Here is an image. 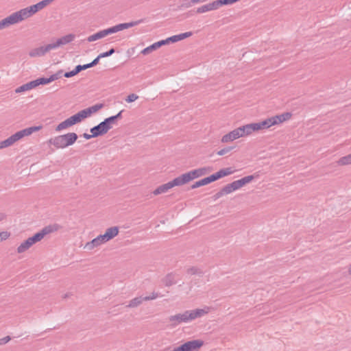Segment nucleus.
<instances>
[{
    "label": "nucleus",
    "instance_id": "774afa93",
    "mask_svg": "<svg viewBox=\"0 0 351 351\" xmlns=\"http://www.w3.org/2000/svg\"><path fill=\"white\" fill-rule=\"evenodd\" d=\"M83 137L87 140H89L91 138H93V137H96L95 136H94V134H88L87 133H84L83 134Z\"/></svg>",
    "mask_w": 351,
    "mask_h": 351
},
{
    "label": "nucleus",
    "instance_id": "5fc2aeb1",
    "mask_svg": "<svg viewBox=\"0 0 351 351\" xmlns=\"http://www.w3.org/2000/svg\"><path fill=\"white\" fill-rule=\"evenodd\" d=\"M75 68H76V69H77V72L79 73L82 71H84V70H86L87 69L90 68V66L89 63H88V64H84V65H81V64L77 65L75 66Z\"/></svg>",
    "mask_w": 351,
    "mask_h": 351
},
{
    "label": "nucleus",
    "instance_id": "09e8293b",
    "mask_svg": "<svg viewBox=\"0 0 351 351\" xmlns=\"http://www.w3.org/2000/svg\"><path fill=\"white\" fill-rule=\"evenodd\" d=\"M193 3H192V0H183L180 8H189L192 6Z\"/></svg>",
    "mask_w": 351,
    "mask_h": 351
},
{
    "label": "nucleus",
    "instance_id": "680f3d73",
    "mask_svg": "<svg viewBox=\"0 0 351 351\" xmlns=\"http://www.w3.org/2000/svg\"><path fill=\"white\" fill-rule=\"evenodd\" d=\"M206 178L207 182H208V184H210V183H211V182H215V181L217 180V178H216V176H215V173H213V174L210 175V176H208V177H206Z\"/></svg>",
    "mask_w": 351,
    "mask_h": 351
},
{
    "label": "nucleus",
    "instance_id": "a19ab883",
    "mask_svg": "<svg viewBox=\"0 0 351 351\" xmlns=\"http://www.w3.org/2000/svg\"><path fill=\"white\" fill-rule=\"evenodd\" d=\"M107 30L108 31V34H111L118 32L119 31H122L123 29L121 23H119L118 25L108 28Z\"/></svg>",
    "mask_w": 351,
    "mask_h": 351
},
{
    "label": "nucleus",
    "instance_id": "5701e85b",
    "mask_svg": "<svg viewBox=\"0 0 351 351\" xmlns=\"http://www.w3.org/2000/svg\"><path fill=\"white\" fill-rule=\"evenodd\" d=\"M145 301L144 297L139 296L136 297L129 302V304L126 305L127 308H136L140 306L143 302Z\"/></svg>",
    "mask_w": 351,
    "mask_h": 351
},
{
    "label": "nucleus",
    "instance_id": "58836bf2",
    "mask_svg": "<svg viewBox=\"0 0 351 351\" xmlns=\"http://www.w3.org/2000/svg\"><path fill=\"white\" fill-rule=\"evenodd\" d=\"M104 121L108 125L109 129L110 130L112 128V125L115 124L117 120L114 116H111L110 117L105 119Z\"/></svg>",
    "mask_w": 351,
    "mask_h": 351
},
{
    "label": "nucleus",
    "instance_id": "bb28decb",
    "mask_svg": "<svg viewBox=\"0 0 351 351\" xmlns=\"http://www.w3.org/2000/svg\"><path fill=\"white\" fill-rule=\"evenodd\" d=\"M337 163L340 166L350 165L351 164V154L340 158L337 161Z\"/></svg>",
    "mask_w": 351,
    "mask_h": 351
},
{
    "label": "nucleus",
    "instance_id": "4d7b16f0",
    "mask_svg": "<svg viewBox=\"0 0 351 351\" xmlns=\"http://www.w3.org/2000/svg\"><path fill=\"white\" fill-rule=\"evenodd\" d=\"M160 296V294L156 292H153L151 295L144 297L145 301L155 300Z\"/></svg>",
    "mask_w": 351,
    "mask_h": 351
},
{
    "label": "nucleus",
    "instance_id": "864d4df0",
    "mask_svg": "<svg viewBox=\"0 0 351 351\" xmlns=\"http://www.w3.org/2000/svg\"><path fill=\"white\" fill-rule=\"evenodd\" d=\"M138 98V95L132 93V94L129 95L127 97V98L125 99V101L128 103H131V102L136 101Z\"/></svg>",
    "mask_w": 351,
    "mask_h": 351
},
{
    "label": "nucleus",
    "instance_id": "0e129e2a",
    "mask_svg": "<svg viewBox=\"0 0 351 351\" xmlns=\"http://www.w3.org/2000/svg\"><path fill=\"white\" fill-rule=\"evenodd\" d=\"M11 339L10 336H6L2 339H0V346L7 343Z\"/></svg>",
    "mask_w": 351,
    "mask_h": 351
},
{
    "label": "nucleus",
    "instance_id": "ddd939ff",
    "mask_svg": "<svg viewBox=\"0 0 351 351\" xmlns=\"http://www.w3.org/2000/svg\"><path fill=\"white\" fill-rule=\"evenodd\" d=\"M176 274L171 272L167 274L162 280V282L166 287H171V285L176 283Z\"/></svg>",
    "mask_w": 351,
    "mask_h": 351
},
{
    "label": "nucleus",
    "instance_id": "603ef678",
    "mask_svg": "<svg viewBox=\"0 0 351 351\" xmlns=\"http://www.w3.org/2000/svg\"><path fill=\"white\" fill-rule=\"evenodd\" d=\"M237 1H239V0H219L220 6L233 4Z\"/></svg>",
    "mask_w": 351,
    "mask_h": 351
},
{
    "label": "nucleus",
    "instance_id": "423d86ee",
    "mask_svg": "<svg viewBox=\"0 0 351 351\" xmlns=\"http://www.w3.org/2000/svg\"><path fill=\"white\" fill-rule=\"evenodd\" d=\"M176 186H180L178 178H174L173 180L166 184L159 186L153 191V194L154 195H158L162 193H165L167 192L170 189Z\"/></svg>",
    "mask_w": 351,
    "mask_h": 351
},
{
    "label": "nucleus",
    "instance_id": "f8f14e48",
    "mask_svg": "<svg viewBox=\"0 0 351 351\" xmlns=\"http://www.w3.org/2000/svg\"><path fill=\"white\" fill-rule=\"evenodd\" d=\"M109 35L108 34V31L107 30V29H103V30H101L90 36H88L87 38V40L88 42H93V41H95L97 40H99V39H101V38H104L105 36Z\"/></svg>",
    "mask_w": 351,
    "mask_h": 351
},
{
    "label": "nucleus",
    "instance_id": "7ed1b4c3",
    "mask_svg": "<svg viewBox=\"0 0 351 351\" xmlns=\"http://www.w3.org/2000/svg\"><path fill=\"white\" fill-rule=\"evenodd\" d=\"M60 228L58 224L49 225L43 228L40 232L36 233L31 237H29L27 240L32 246L34 243L41 241L44 237L49 233L57 231Z\"/></svg>",
    "mask_w": 351,
    "mask_h": 351
},
{
    "label": "nucleus",
    "instance_id": "e2e57ef3",
    "mask_svg": "<svg viewBox=\"0 0 351 351\" xmlns=\"http://www.w3.org/2000/svg\"><path fill=\"white\" fill-rule=\"evenodd\" d=\"M231 187L234 189V191H236L241 188L239 184H238V180H235L230 183Z\"/></svg>",
    "mask_w": 351,
    "mask_h": 351
},
{
    "label": "nucleus",
    "instance_id": "6e6552de",
    "mask_svg": "<svg viewBox=\"0 0 351 351\" xmlns=\"http://www.w3.org/2000/svg\"><path fill=\"white\" fill-rule=\"evenodd\" d=\"M109 130V127L104 121H101L97 125L93 127L90 130L91 134H94V136L96 137L106 134Z\"/></svg>",
    "mask_w": 351,
    "mask_h": 351
},
{
    "label": "nucleus",
    "instance_id": "4be33fe9",
    "mask_svg": "<svg viewBox=\"0 0 351 351\" xmlns=\"http://www.w3.org/2000/svg\"><path fill=\"white\" fill-rule=\"evenodd\" d=\"M75 38V35L73 34H68L64 36L61 37L60 38H58L56 42L58 45V46L64 45L66 44H68L73 40Z\"/></svg>",
    "mask_w": 351,
    "mask_h": 351
},
{
    "label": "nucleus",
    "instance_id": "9d476101",
    "mask_svg": "<svg viewBox=\"0 0 351 351\" xmlns=\"http://www.w3.org/2000/svg\"><path fill=\"white\" fill-rule=\"evenodd\" d=\"M42 128V126H32L23 130H21L19 132H16L19 139H21L24 136H27L31 135L33 132H37Z\"/></svg>",
    "mask_w": 351,
    "mask_h": 351
},
{
    "label": "nucleus",
    "instance_id": "49530a36",
    "mask_svg": "<svg viewBox=\"0 0 351 351\" xmlns=\"http://www.w3.org/2000/svg\"><path fill=\"white\" fill-rule=\"evenodd\" d=\"M233 148H234L233 147H226L218 151L217 154L219 156H223V155L229 153L231 150L233 149Z\"/></svg>",
    "mask_w": 351,
    "mask_h": 351
},
{
    "label": "nucleus",
    "instance_id": "aec40b11",
    "mask_svg": "<svg viewBox=\"0 0 351 351\" xmlns=\"http://www.w3.org/2000/svg\"><path fill=\"white\" fill-rule=\"evenodd\" d=\"M14 24L15 22L14 21V18L12 17V15L10 14V16L0 21V30Z\"/></svg>",
    "mask_w": 351,
    "mask_h": 351
},
{
    "label": "nucleus",
    "instance_id": "2eb2a0df",
    "mask_svg": "<svg viewBox=\"0 0 351 351\" xmlns=\"http://www.w3.org/2000/svg\"><path fill=\"white\" fill-rule=\"evenodd\" d=\"M119 230V229L118 226H112L106 229L104 234L106 237L108 238V240L110 241L118 235Z\"/></svg>",
    "mask_w": 351,
    "mask_h": 351
},
{
    "label": "nucleus",
    "instance_id": "a18cd8bd",
    "mask_svg": "<svg viewBox=\"0 0 351 351\" xmlns=\"http://www.w3.org/2000/svg\"><path fill=\"white\" fill-rule=\"evenodd\" d=\"M62 70H60L58 71V72H56V73L51 75L49 77L51 79V81L53 82V81H55L56 80H58L60 78L62 77Z\"/></svg>",
    "mask_w": 351,
    "mask_h": 351
},
{
    "label": "nucleus",
    "instance_id": "f704fd0d",
    "mask_svg": "<svg viewBox=\"0 0 351 351\" xmlns=\"http://www.w3.org/2000/svg\"><path fill=\"white\" fill-rule=\"evenodd\" d=\"M36 87L39 85H45L51 82L50 77H40L34 80Z\"/></svg>",
    "mask_w": 351,
    "mask_h": 351
},
{
    "label": "nucleus",
    "instance_id": "4c0bfd02",
    "mask_svg": "<svg viewBox=\"0 0 351 351\" xmlns=\"http://www.w3.org/2000/svg\"><path fill=\"white\" fill-rule=\"evenodd\" d=\"M29 7L31 8V10L33 12L34 14L45 8L41 1L38 2L36 4L32 5Z\"/></svg>",
    "mask_w": 351,
    "mask_h": 351
},
{
    "label": "nucleus",
    "instance_id": "338daca9",
    "mask_svg": "<svg viewBox=\"0 0 351 351\" xmlns=\"http://www.w3.org/2000/svg\"><path fill=\"white\" fill-rule=\"evenodd\" d=\"M223 195H225V193L223 192V189H221L219 192L214 195L213 198L214 199H217Z\"/></svg>",
    "mask_w": 351,
    "mask_h": 351
},
{
    "label": "nucleus",
    "instance_id": "ea45409f",
    "mask_svg": "<svg viewBox=\"0 0 351 351\" xmlns=\"http://www.w3.org/2000/svg\"><path fill=\"white\" fill-rule=\"evenodd\" d=\"M107 30L108 31V34H111L118 32L119 31H122L123 29L121 23H119L118 25L108 28Z\"/></svg>",
    "mask_w": 351,
    "mask_h": 351
},
{
    "label": "nucleus",
    "instance_id": "393cba45",
    "mask_svg": "<svg viewBox=\"0 0 351 351\" xmlns=\"http://www.w3.org/2000/svg\"><path fill=\"white\" fill-rule=\"evenodd\" d=\"M69 122L71 123V126L73 125L80 123L84 119L82 117V114L80 113V111H79L77 113L73 114V116L68 118Z\"/></svg>",
    "mask_w": 351,
    "mask_h": 351
},
{
    "label": "nucleus",
    "instance_id": "c9c22d12",
    "mask_svg": "<svg viewBox=\"0 0 351 351\" xmlns=\"http://www.w3.org/2000/svg\"><path fill=\"white\" fill-rule=\"evenodd\" d=\"M196 169L197 171L199 177L204 176L213 171V168L211 167H202V168H199V169Z\"/></svg>",
    "mask_w": 351,
    "mask_h": 351
},
{
    "label": "nucleus",
    "instance_id": "f257e3e1",
    "mask_svg": "<svg viewBox=\"0 0 351 351\" xmlns=\"http://www.w3.org/2000/svg\"><path fill=\"white\" fill-rule=\"evenodd\" d=\"M210 307L205 306L204 308L185 311L182 313L171 315L168 319L171 326L172 327H176L182 323H188L197 318H199L207 315L210 312Z\"/></svg>",
    "mask_w": 351,
    "mask_h": 351
},
{
    "label": "nucleus",
    "instance_id": "9b49d317",
    "mask_svg": "<svg viewBox=\"0 0 351 351\" xmlns=\"http://www.w3.org/2000/svg\"><path fill=\"white\" fill-rule=\"evenodd\" d=\"M241 134H239V132L238 131V129H235L229 133L225 134L222 138L221 142L222 143H228L230 141H232L234 140H236L241 137Z\"/></svg>",
    "mask_w": 351,
    "mask_h": 351
},
{
    "label": "nucleus",
    "instance_id": "39448f33",
    "mask_svg": "<svg viewBox=\"0 0 351 351\" xmlns=\"http://www.w3.org/2000/svg\"><path fill=\"white\" fill-rule=\"evenodd\" d=\"M12 15L16 24L26 19L29 18L34 15V13L31 10L30 7H27L12 13Z\"/></svg>",
    "mask_w": 351,
    "mask_h": 351
},
{
    "label": "nucleus",
    "instance_id": "20e7f679",
    "mask_svg": "<svg viewBox=\"0 0 351 351\" xmlns=\"http://www.w3.org/2000/svg\"><path fill=\"white\" fill-rule=\"evenodd\" d=\"M203 345L204 341L202 340L195 339L186 341L179 347L180 351H198Z\"/></svg>",
    "mask_w": 351,
    "mask_h": 351
},
{
    "label": "nucleus",
    "instance_id": "c03bdc74",
    "mask_svg": "<svg viewBox=\"0 0 351 351\" xmlns=\"http://www.w3.org/2000/svg\"><path fill=\"white\" fill-rule=\"evenodd\" d=\"M58 47H59V46L56 41L55 43H50V44H48V45L44 46L46 53L50 51L52 49H55Z\"/></svg>",
    "mask_w": 351,
    "mask_h": 351
},
{
    "label": "nucleus",
    "instance_id": "b1692460",
    "mask_svg": "<svg viewBox=\"0 0 351 351\" xmlns=\"http://www.w3.org/2000/svg\"><path fill=\"white\" fill-rule=\"evenodd\" d=\"M233 173V171L230 167L221 169L219 171L216 172L215 173L217 180H219L221 178H223L225 176H229Z\"/></svg>",
    "mask_w": 351,
    "mask_h": 351
},
{
    "label": "nucleus",
    "instance_id": "de8ad7c7",
    "mask_svg": "<svg viewBox=\"0 0 351 351\" xmlns=\"http://www.w3.org/2000/svg\"><path fill=\"white\" fill-rule=\"evenodd\" d=\"M114 52H115V49L114 48H111L110 50H108V51H107L106 52L100 53L99 55V58L108 57V56L112 55Z\"/></svg>",
    "mask_w": 351,
    "mask_h": 351
},
{
    "label": "nucleus",
    "instance_id": "f03ea898",
    "mask_svg": "<svg viewBox=\"0 0 351 351\" xmlns=\"http://www.w3.org/2000/svg\"><path fill=\"white\" fill-rule=\"evenodd\" d=\"M78 136L75 132H69L63 135H59L54 138H51L47 143L53 145L56 149H63L75 143Z\"/></svg>",
    "mask_w": 351,
    "mask_h": 351
},
{
    "label": "nucleus",
    "instance_id": "e433bc0d",
    "mask_svg": "<svg viewBox=\"0 0 351 351\" xmlns=\"http://www.w3.org/2000/svg\"><path fill=\"white\" fill-rule=\"evenodd\" d=\"M206 184H208V183L207 182L206 178H204L199 181L195 182L193 184L191 185V189H197L198 187L205 186Z\"/></svg>",
    "mask_w": 351,
    "mask_h": 351
},
{
    "label": "nucleus",
    "instance_id": "79ce46f5",
    "mask_svg": "<svg viewBox=\"0 0 351 351\" xmlns=\"http://www.w3.org/2000/svg\"><path fill=\"white\" fill-rule=\"evenodd\" d=\"M209 11H210L209 5H208V3H207V4L203 5L202 6L197 8L196 10V13L197 14H202V13L207 12Z\"/></svg>",
    "mask_w": 351,
    "mask_h": 351
},
{
    "label": "nucleus",
    "instance_id": "72a5a7b5",
    "mask_svg": "<svg viewBox=\"0 0 351 351\" xmlns=\"http://www.w3.org/2000/svg\"><path fill=\"white\" fill-rule=\"evenodd\" d=\"M186 272H187V274H189L190 275H198V276L203 275V271L200 269H199L196 267H191L187 269Z\"/></svg>",
    "mask_w": 351,
    "mask_h": 351
},
{
    "label": "nucleus",
    "instance_id": "1a4fd4ad",
    "mask_svg": "<svg viewBox=\"0 0 351 351\" xmlns=\"http://www.w3.org/2000/svg\"><path fill=\"white\" fill-rule=\"evenodd\" d=\"M104 106V104H97L94 106L85 108L82 110H80V113L83 119H86L90 116H91L93 113L97 112Z\"/></svg>",
    "mask_w": 351,
    "mask_h": 351
},
{
    "label": "nucleus",
    "instance_id": "a211bd4d",
    "mask_svg": "<svg viewBox=\"0 0 351 351\" xmlns=\"http://www.w3.org/2000/svg\"><path fill=\"white\" fill-rule=\"evenodd\" d=\"M258 124L259 125L260 130L269 128L271 126L276 125L273 117H269L263 121L258 122Z\"/></svg>",
    "mask_w": 351,
    "mask_h": 351
},
{
    "label": "nucleus",
    "instance_id": "3c124183",
    "mask_svg": "<svg viewBox=\"0 0 351 351\" xmlns=\"http://www.w3.org/2000/svg\"><path fill=\"white\" fill-rule=\"evenodd\" d=\"M248 125H249V128H250L251 134L254 131L260 130L259 125L258 124V123H250V124H248Z\"/></svg>",
    "mask_w": 351,
    "mask_h": 351
},
{
    "label": "nucleus",
    "instance_id": "f3484780",
    "mask_svg": "<svg viewBox=\"0 0 351 351\" xmlns=\"http://www.w3.org/2000/svg\"><path fill=\"white\" fill-rule=\"evenodd\" d=\"M193 33L191 32H187L184 33H182L178 35H174L171 37H169V40L171 43H176L180 40H182L183 39H185L186 38L190 37L192 36Z\"/></svg>",
    "mask_w": 351,
    "mask_h": 351
},
{
    "label": "nucleus",
    "instance_id": "0eeeda50",
    "mask_svg": "<svg viewBox=\"0 0 351 351\" xmlns=\"http://www.w3.org/2000/svg\"><path fill=\"white\" fill-rule=\"evenodd\" d=\"M180 186L184 185L190 181L199 178L197 169L190 171L177 177Z\"/></svg>",
    "mask_w": 351,
    "mask_h": 351
},
{
    "label": "nucleus",
    "instance_id": "69168bd1",
    "mask_svg": "<svg viewBox=\"0 0 351 351\" xmlns=\"http://www.w3.org/2000/svg\"><path fill=\"white\" fill-rule=\"evenodd\" d=\"M101 58H99V56L95 58L91 62L89 63L90 66V68L91 67H93L95 66H96L98 63H99V60L101 59Z\"/></svg>",
    "mask_w": 351,
    "mask_h": 351
},
{
    "label": "nucleus",
    "instance_id": "dca6fc26",
    "mask_svg": "<svg viewBox=\"0 0 351 351\" xmlns=\"http://www.w3.org/2000/svg\"><path fill=\"white\" fill-rule=\"evenodd\" d=\"M36 87V86L35 82H34V80H32L29 82H27V83L23 84V85L20 86L19 87H18L15 90V92L17 93H22V92H24L26 90H31Z\"/></svg>",
    "mask_w": 351,
    "mask_h": 351
},
{
    "label": "nucleus",
    "instance_id": "a878e982",
    "mask_svg": "<svg viewBox=\"0 0 351 351\" xmlns=\"http://www.w3.org/2000/svg\"><path fill=\"white\" fill-rule=\"evenodd\" d=\"M143 22H144V19H139L137 21H131L130 23H121V25L122 27V29L123 30V29L138 25Z\"/></svg>",
    "mask_w": 351,
    "mask_h": 351
},
{
    "label": "nucleus",
    "instance_id": "473e14b6",
    "mask_svg": "<svg viewBox=\"0 0 351 351\" xmlns=\"http://www.w3.org/2000/svg\"><path fill=\"white\" fill-rule=\"evenodd\" d=\"M237 129L239 134H241V137L251 134L248 124L239 127Z\"/></svg>",
    "mask_w": 351,
    "mask_h": 351
},
{
    "label": "nucleus",
    "instance_id": "2f4dec72",
    "mask_svg": "<svg viewBox=\"0 0 351 351\" xmlns=\"http://www.w3.org/2000/svg\"><path fill=\"white\" fill-rule=\"evenodd\" d=\"M71 123L69 122V119H66V120H64V121L61 122L60 123H59L56 128V130L57 132H60L62 130H64L67 128H69L71 127Z\"/></svg>",
    "mask_w": 351,
    "mask_h": 351
},
{
    "label": "nucleus",
    "instance_id": "7c9ffc66",
    "mask_svg": "<svg viewBox=\"0 0 351 351\" xmlns=\"http://www.w3.org/2000/svg\"><path fill=\"white\" fill-rule=\"evenodd\" d=\"M254 179V176L250 175L245 177L242 178L240 180H238V184H239L240 186L242 187L245 184L250 183Z\"/></svg>",
    "mask_w": 351,
    "mask_h": 351
},
{
    "label": "nucleus",
    "instance_id": "c756f323",
    "mask_svg": "<svg viewBox=\"0 0 351 351\" xmlns=\"http://www.w3.org/2000/svg\"><path fill=\"white\" fill-rule=\"evenodd\" d=\"M101 243H99V240L96 238L93 239L90 242H88L86 245H85V248L88 250H93L95 247H97L99 245H100Z\"/></svg>",
    "mask_w": 351,
    "mask_h": 351
},
{
    "label": "nucleus",
    "instance_id": "412c9836",
    "mask_svg": "<svg viewBox=\"0 0 351 351\" xmlns=\"http://www.w3.org/2000/svg\"><path fill=\"white\" fill-rule=\"evenodd\" d=\"M46 53L44 46H41L31 50L29 53V56L30 57H40L45 56Z\"/></svg>",
    "mask_w": 351,
    "mask_h": 351
},
{
    "label": "nucleus",
    "instance_id": "6ab92c4d",
    "mask_svg": "<svg viewBox=\"0 0 351 351\" xmlns=\"http://www.w3.org/2000/svg\"><path fill=\"white\" fill-rule=\"evenodd\" d=\"M292 114L291 112H285L281 114L274 116L275 124L281 123L287 120H289L291 117Z\"/></svg>",
    "mask_w": 351,
    "mask_h": 351
},
{
    "label": "nucleus",
    "instance_id": "052dcab7",
    "mask_svg": "<svg viewBox=\"0 0 351 351\" xmlns=\"http://www.w3.org/2000/svg\"><path fill=\"white\" fill-rule=\"evenodd\" d=\"M10 234L6 231L0 232L1 241L7 239L10 237Z\"/></svg>",
    "mask_w": 351,
    "mask_h": 351
},
{
    "label": "nucleus",
    "instance_id": "6e6d98bb",
    "mask_svg": "<svg viewBox=\"0 0 351 351\" xmlns=\"http://www.w3.org/2000/svg\"><path fill=\"white\" fill-rule=\"evenodd\" d=\"M222 189L225 195L231 193L232 192L234 191L232 187H231L230 184L226 185L224 187L222 188Z\"/></svg>",
    "mask_w": 351,
    "mask_h": 351
},
{
    "label": "nucleus",
    "instance_id": "c85d7f7f",
    "mask_svg": "<svg viewBox=\"0 0 351 351\" xmlns=\"http://www.w3.org/2000/svg\"><path fill=\"white\" fill-rule=\"evenodd\" d=\"M159 49L158 46L157 45V43H153L152 45H151L150 46L145 48L144 49H143L141 51V53L144 56H146V55H148L150 53H152V51L156 50Z\"/></svg>",
    "mask_w": 351,
    "mask_h": 351
},
{
    "label": "nucleus",
    "instance_id": "bf43d9fd",
    "mask_svg": "<svg viewBox=\"0 0 351 351\" xmlns=\"http://www.w3.org/2000/svg\"><path fill=\"white\" fill-rule=\"evenodd\" d=\"M97 239L99 240L101 245L108 241V238L106 237L104 234L97 236Z\"/></svg>",
    "mask_w": 351,
    "mask_h": 351
},
{
    "label": "nucleus",
    "instance_id": "13d9d810",
    "mask_svg": "<svg viewBox=\"0 0 351 351\" xmlns=\"http://www.w3.org/2000/svg\"><path fill=\"white\" fill-rule=\"evenodd\" d=\"M171 42L169 40V37L167 38L165 40H161L160 41L156 42L157 45L158 46L159 48L161 47L162 46L165 45L169 44Z\"/></svg>",
    "mask_w": 351,
    "mask_h": 351
},
{
    "label": "nucleus",
    "instance_id": "8fccbe9b",
    "mask_svg": "<svg viewBox=\"0 0 351 351\" xmlns=\"http://www.w3.org/2000/svg\"><path fill=\"white\" fill-rule=\"evenodd\" d=\"M77 74H78V72L76 68L75 67V69L73 71L65 72L63 75L66 78H69L76 75Z\"/></svg>",
    "mask_w": 351,
    "mask_h": 351
},
{
    "label": "nucleus",
    "instance_id": "4468645a",
    "mask_svg": "<svg viewBox=\"0 0 351 351\" xmlns=\"http://www.w3.org/2000/svg\"><path fill=\"white\" fill-rule=\"evenodd\" d=\"M19 140L20 139H19L17 134L15 133V134H12V136H10L7 139L1 141V143L3 146V147L5 148V147H8L9 146L12 145L15 142H16Z\"/></svg>",
    "mask_w": 351,
    "mask_h": 351
},
{
    "label": "nucleus",
    "instance_id": "cd10ccee",
    "mask_svg": "<svg viewBox=\"0 0 351 351\" xmlns=\"http://www.w3.org/2000/svg\"><path fill=\"white\" fill-rule=\"evenodd\" d=\"M32 247L30 243L26 239L18 247L17 252L19 254L23 253Z\"/></svg>",
    "mask_w": 351,
    "mask_h": 351
},
{
    "label": "nucleus",
    "instance_id": "37998d69",
    "mask_svg": "<svg viewBox=\"0 0 351 351\" xmlns=\"http://www.w3.org/2000/svg\"><path fill=\"white\" fill-rule=\"evenodd\" d=\"M208 5H209V8H210V11L216 10L219 9L221 7L220 6V3L219 2V0L213 1L211 3H209Z\"/></svg>",
    "mask_w": 351,
    "mask_h": 351
}]
</instances>
